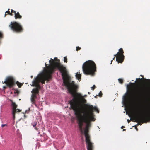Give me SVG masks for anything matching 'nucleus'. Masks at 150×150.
I'll return each mask as SVG.
<instances>
[{
    "instance_id": "13",
    "label": "nucleus",
    "mask_w": 150,
    "mask_h": 150,
    "mask_svg": "<svg viewBox=\"0 0 150 150\" xmlns=\"http://www.w3.org/2000/svg\"><path fill=\"white\" fill-rule=\"evenodd\" d=\"M21 110H20V109H16V112L15 113L14 116L13 115V118L14 119H15V114H16V113H17V112H20L21 111Z\"/></svg>"
},
{
    "instance_id": "43",
    "label": "nucleus",
    "mask_w": 150,
    "mask_h": 150,
    "mask_svg": "<svg viewBox=\"0 0 150 150\" xmlns=\"http://www.w3.org/2000/svg\"><path fill=\"white\" fill-rule=\"evenodd\" d=\"M5 16H6V14H5Z\"/></svg>"
},
{
    "instance_id": "14",
    "label": "nucleus",
    "mask_w": 150,
    "mask_h": 150,
    "mask_svg": "<svg viewBox=\"0 0 150 150\" xmlns=\"http://www.w3.org/2000/svg\"><path fill=\"white\" fill-rule=\"evenodd\" d=\"M16 84H17V86L19 88H21V87L22 84L21 83H20L18 81H17L16 83Z\"/></svg>"
},
{
    "instance_id": "30",
    "label": "nucleus",
    "mask_w": 150,
    "mask_h": 150,
    "mask_svg": "<svg viewBox=\"0 0 150 150\" xmlns=\"http://www.w3.org/2000/svg\"><path fill=\"white\" fill-rule=\"evenodd\" d=\"M7 86H4L3 87V88L5 90L7 88Z\"/></svg>"
},
{
    "instance_id": "8",
    "label": "nucleus",
    "mask_w": 150,
    "mask_h": 150,
    "mask_svg": "<svg viewBox=\"0 0 150 150\" xmlns=\"http://www.w3.org/2000/svg\"><path fill=\"white\" fill-rule=\"evenodd\" d=\"M2 83L3 84H6L7 87L11 88L15 85V80L13 77L9 76L6 78L4 81H2Z\"/></svg>"
},
{
    "instance_id": "40",
    "label": "nucleus",
    "mask_w": 150,
    "mask_h": 150,
    "mask_svg": "<svg viewBox=\"0 0 150 150\" xmlns=\"http://www.w3.org/2000/svg\"><path fill=\"white\" fill-rule=\"evenodd\" d=\"M31 78H32L33 77V76H31Z\"/></svg>"
},
{
    "instance_id": "9",
    "label": "nucleus",
    "mask_w": 150,
    "mask_h": 150,
    "mask_svg": "<svg viewBox=\"0 0 150 150\" xmlns=\"http://www.w3.org/2000/svg\"><path fill=\"white\" fill-rule=\"evenodd\" d=\"M124 51L123 49L121 48L119 50V52L117 54L115 55L116 56V61H117L118 63H122L123 62L124 59V56L123 55Z\"/></svg>"
},
{
    "instance_id": "15",
    "label": "nucleus",
    "mask_w": 150,
    "mask_h": 150,
    "mask_svg": "<svg viewBox=\"0 0 150 150\" xmlns=\"http://www.w3.org/2000/svg\"><path fill=\"white\" fill-rule=\"evenodd\" d=\"M119 82L121 84H122L123 83V79L122 78H119L118 79Z\"/></svg>"
},
{
    "instance_id": "35",
    "label": "nucleus",
    "mask_w": 150,
    "mask_h": 150,
    "mask_svg": "<svg viewBox=\"0 0 150 150\" xmlns=\"http://www.w3.org/2000/svg\"><path fill=\"white\" fill-rule=\"evenodd\" d=\"M33 104H34L35 105V106L36 107H37V105L35 103H33Z\"/></svg>"
},
{
    "instance_id": "10",
    "label": "nucleus",
    "mask_w": 150,
    "mask_h": 150,
    "mask_svg": "<svg viewBox=\"0 0 150 150\" xmlns=\"http://www.w3.org/2000/svg\"><path fill=\"white\" fill-rule=\"evenodd\" d=\"M12 114L14 116L15 113L16 111V109L17 107V105L16 104L15 102L12 101Z\"/></svg>"
},
{
    "instance_id": "25",
    "label": "nucleus",
    "mask_w": 150,
    "mask_h": 150,
    "mask_svg": "<svg viewBox=\"0 0 150 150\" xmlns=\"http://www.w3.org/2000/svg\"><path fill=\"white\" fill-rule=\"evenodd\" d=\"M7 126V125L6 124H2L1 125V127H3L4 126Z\"/></svg>"
},
{
    "instance_id": "34",
    "label": "nucleus",
    "mask_w": 150,
    "mask_h": 150,
    "mask_svg": "<svg viewBox=\"0 0 150 150\" xmlns=\"http://www.w3.org/2000/svg\"><path fill=\"white\" fill-rule=\"evenodd\" d=\"M125 128V127L124 126H122V127H121V128L123 129V128Z\"/></svg>"
},
{
    "instance_id": "41",
    "label": "nucleus",
    "mask_w": 150,
    "mask_h": 150,
    "mask_svg": "<svg viewBox=\"0 0 150 150\" xmlns=\"http://www.w3.org/2000/svg\"><path fill=\"white\" fill-rule=\"evenodd\" d=\"M125 130H126V129H123V131H125Z\"/></svg>"
},
{
    "instance_id": "4",
    "label": "nucleus",
    "mask_w": 150,
    "mask_h": 150,
    "mask_svg": "<svg viewBox=\"0 0 150 150\" xmlns=\"http://www.w3.org/2000/svg\"><path fill=\"white\" fill-rule=\"evenodd\" d=\"M55 59H53L51 58L50 60L49 61V62L50 64V65L47 66L46 63L45 64V66L47 68V69L45 71V74L41 73L40 74L38 75L36 78H37V79L41 81V83L42 84L45 83V81L47 80V82L50 79H51V74L52 73L49 72V67H52L54 65L55 61Z\"/></svg>"
},
{
    "instance_id": "39",
    "label": "nucleus",
    "mask_w": 150,
    "mask_h": 150,
    "mask_svg": "<svg viewBox=\"0 0 150 150\" xmlns=\"http://www.w3.org/2000/svg\"><path fill=\"white\" fill-rule=\"evenodd\" d=\"M135 128H136V129L137 130H138L137 128V127H136Z\"/></svg>"
},
{
    "instance_id": "1",
    "label": "nucleus",
    "mask_w": 150,
    "mask_h": 150,
    "mask_svg": "<svg viewBox=\"0 0 150 150\" xmlns=\"http://www.w3.org/2000/svg\"><path fill=\"white\" fill-rule=\"evenodd\" d=\"M55 61L52 67H49V72L52 73L55 69H58L62 74L63 83L67 87L68 92L74 98L76 97L77 94H81L77 92L79 88V86L76 84L74 81L70 82L67 78L68 77V73L66 67L60 63V60L57 57L55 58Z\"/></svg>"
},
{
    "instance_id": "5",
    "label": "nucleus",
    "mask_w": 150,
    "mask_h": 150,
    "mask_svg": "<svg viewBox=\"0 0 150 150\" xmlns=\"http://www.w3.org/2000/svg\"><path fill=\"white\" fill-rule=\"evenodd\" d=\"M82 70L86 75H93L96 71V67L94 62L91 60L86 61L82 66Z\"/></svg>"
},
{
    "instance_id": "18",
    "label": "nucleus",
    "mask_w": 150,
    "mask_h": 150,
    "mask_svg": "<svg viewBox=\"0 0 150 150\" xmlns=\"http://www.w3.org/2000/svg\"><path fill=\"white\" fill-rule=\"evenodd\" d=\"M9 9H8V11H6V12H5V13H7L9 15H11V16H12L13 15V14H11V13L9 11Z\"/></svg>"
},
{
    "instance_id": "42",
    "label": "nucleus",
    "mask_w": 150,
    "mask_h": 150,
    "mask_svg": "<svg viewBox=\"0 0 150 150\" xmlns=\"http://www.w3.org/2000/svg\"><path fill=\"white\" fill-rule=\"evenodd\" d=\"M24 116L25 117V115H24Z\"/></svg>"
},
{
    "instance_id": "26",
    "label": "nucleus",
    "mask_w": 150,
    "mask_h": 150,
    "mask_svg": "<svg viewBox=\"0 0 150 150\" xmlns=\"http://www.w3.org/2000/svg\"><path fill=\"white\" fill-rule=\"evenodd\" d=\"M19 93V92L18 91V90H17V91H16V92H14V93H17L18 94Z\"/></svg>"
},
{
    "instance_id": "20",
    "label": "nucleus",
    "mask_w": 150,
    "mask_h": 150,
    "mask_svg": "<svg viewBox=\"0 0 150 150\" xmlns=\"http://www.w3.org/2000/svg\"><path fill=\"white\" fill-rule=\"evenodd\" d=\"M81 49V48L79 46L77 47H76V50L77 51L80 50Z\"/></svg>"
},
{
    "instance_id": "22",
    "label": "nucleus",
    "mask_w": 150,
    "mask_h": 150,
    "mask_svg": "<svg viewBox=\"0 0 150 150\" xmlns=\"http://www.w3.org/2000/svg\"><path fill=\"white\" fill-rule=\"evenodd\" d=\"M3 37V34L1 32H0V39Z\"/></svg>"
},
{
    "instance_id": "44",
    "label": "nucleus",
    "mask_w": 150,
    "mask_h": 150,
    "mask_svg": "<svg viewBox=\"0 0 150 150\" xmlns=\"http://www.w3.org/2000/svg\"><path fill=\"white\" fill-rule=\"evenodd\" d=\"M88 94H90V93L88 92Z\"/></svg>"
},
{
    "instance_id": "31",
    "label": "nucleus",
    "mask_w": 150,
    "mask_h": 150,
    "mask_svg": "<svg viewBox=\"0 0 150 150\" xmlns=\"http://www.w3.org/2000/svg\"><path fill=\"white\" fill-rule=\"evenodd\" d=\"M36 125H37V123H35V124L34 125H33V126L34 127H35L36 126Z\"/></svg>"
},
{
    "instance_id": "38",
    "label": "nucleus",
    "mask_w": 150,
    "mask_h": 150,
    "mask_svg": "<svg viewBox=\"0 0 150 150\" xmlns=\"http://www.w3.org/2000/svg\"><path fill=\"white\" fill-rule=\"evenodd\" d=\"M112 61H113V60H112L111 61V64H112Z\"/></svg>"
},
{
    "instance_id": "33",
    "label": "nucleus",
    "mask_w": 150,
    "mask_h": 150,
    "mask_svg": "<svg viewBox=\"0 0 150 150\" xmlns=\"http://www.w3.org/2000/svg\"><path fill=\"white\" fill-rule=\"evenodd\" d=\"M127 121L128 122V123H129V122H130V120H129V119H128V120H127Z\"/></svg>"
},
{
    "instance_id": "7",
    "label": "nucleus",
    "mask_w": 150,
    "mask_h": 150,
    "mask_svg": "<svg viewBox=\"0 0 150 150\" xmlns=\"http://www.w3.org/2000/svg\"><path fill=\"white\" fill-rule=\"evenodd\" d=\"M9 27L13 31L17 33H21L24 30L22 26L16 22H11Z\"/></svg>"
},
{
    "instance_id": "37",
    "label": "nucleus",
    "mask_w": 150,
    "mask_h": 150,
    "mask_svg": "<svg viewBox=\"0 0 150 150\" xmlns=\"http://www.w3.org/2000/svg\"><path fill=\"white\" fill-rule=\"evenodd\" d=\"M140 76H141V77H143V75H140Z\"/></svg>"
},
{
    "instance_id": "27",
    "label": "nucleus",
    "mask_w": 150,
    "mask_h": 150,
    "mask_svg": "<svg viewBox=\"0 0 150 150\" xmlns=\"http://www.w3.org/2000/svg\"><path fill=\"white\" fill-rule=\"evenodd\" d=\"M130 84H131L132 86H134V85H135V83H130Z\"/></svg>"
},
{
    "instance_id": "23",
    "label": "nucleus",
    "mask_w": 150,
    "mask_h": 150,
    "mask_svg": "<svg viewBox=\"0 0 150 150\" xmlns=\"http://www.w3.org/2000/svg\"><path fill=\"white\" fill-rule=\"evenodd\" d=\"M95 87H96L95 85H93V87H92L91 88V89L92 90H94L95 88Z\"/></svg>"
},
{
    "instance_id": "11",
    "label": "nucleus",
    "mask_w": 150,
    "mask_h": 150,
    "mask_svg": "<svg viewBox=\"0 0 150 150\" xmlns=\"http://www.w3.org/2000/svg\"><path fill=\"white\" fill-rule=\"evenodd\" d=\"M22 16L18 12L17 13H15V17L16 19H20L22 18Z\"/></svg>"
},
{
    "instance_id": "32",
    "label": "nucleus",
    "mask_w": 150,
    "mask_h": 150,
    "mask_svg": "<svg viewBox=\"0 0 150 150\" xmlns=\"http://www.w3.org/2000/svg\"><path fill=\"white\" fill-rule=\"evenodd\" d=\"M35 130H38V128L37 127H35Z\"/></svg>"
},
{
    "instance_id": "17",
    "label": "nucleus",
    "mask_w": 150,
    "mask_h": 150,
    "mask_svg": "<svg viewBox=\"0 0 150 150\" xmlns=\"http://www.w3.org/2000/svg\"><path fill=\"white\" fill-rule=\"evenodd\" d=\"M142 79H141L140 78H137L136 79V81H135V82L137 83L138 82H140L141 81V80Z\"/></svg>"
},
{
    "instance_id": "28",
    "label": "nucleus",
    "mask_w": 150,
    "mask_h": 150,
    "mask_svg": "<svg viewBox=\"0 0 150 150\" xmlns=\"http://www.w3.org/2000/svg\"><path fill=\"white\" fill-rule=\"evenodd\" d=\"M127 88H130L131 87V86H130L127 85Z\"/></svg>"
},
{
    "instance_id": "21",
    "label": "nucleus",
    "mask_w": 150,
    "mask_h": 150,
    "mask_svg": "<svg viewBox=\"0 0 150 150\" xmlns=\"http://www.w3.org/2000/svg\"><path fill=\"white\" fill-rule=\"evenodd\" d=\"M102 95V92L101 91H100L99 93V96L100 97H101Z\"/></svg>"
},
{
    "instance_id": "16",
    "label": "nucleus",
    "mask_w": 150,
    "mask_h": 150,
    "mask_svg": "<svg viewBox=\"0 0 150 150\" xmlns=\"http://www.w3.org/2000/svg\"><path fill=\"white\" fill-rule=\"evenodd\" d=\"M31 101L32 103H35V98L31 97Z\"/></svg>"
},
{
    "instance_id": "24",
    "label": "nucleus",
    "mask_w": 150,
    "mask_h": 150,
    "mask_svg": "<svg viewBox=\"0 0 150 150\" xmlns=\"http://www.w3.org/2000/svg\"><path fill=\"white\" fill-rule=\"evenodd\" d=\"M15 13H16V11H14L13 10H11V14H12V13H14V14H15Z\"/></svg>"
},
{
    "instance_id": "29",
    "label": "nucleus",
    "mask_w": 150,
    "mask_h": 150,
    "mask_svg": "<svg viewBox=\"0 0 150 150\" xmlns=\"http://www.w3.org/2000/svg\"><path fill=\"white\" fill-rule=\"evenodd\" d=\"M145 79L146 81H149V82H150V79Z\"/></svg>"
},
{
    "instance_id": "6",
    "label": "nucleus",
    "mask_w": 150,
    "mask_h": 150,
    "mask_svg": "<svg viewBox=\"0 0 150 150\" xmlns=\"http://www.w3.org/2000/svg\"><path fill=\"white\" fill-rule=\"evenodd\" d=\"M40 82H41V81L38 80L37 78H34L32 82L31 86L35 87V88H33L31 91V97L36 98H37V95L39 94V91L41 89V86L40 85Z\"/></svg>"
},
{
    "instance_id": "12",
    "label": "nucleus",
    "mask_w": 150,
    "mask_h": 150,
    "mask_svg": "<svg viewBox=\"0 0 150 150\" xmlns=\"http://www.w3.org/2000/svg\"><path fill=\"white\" fill-rule=\"evenodd\" d=\"M76 77L77 79H78V80L80 81L81 78V74H78V72H77L76 75Z\"/></svg>"
},
{
    "instance_id": "2",
    "label": "nucleus",
    "mask_w": 150,
    "mask_h": 150,
    "mask_svg": "<svg viewBox=\"0 0 150 150\" xmlns=\"http://www.w3.org/2000/svg\"><path fill=\"white\" fill-rule=\"evenodd\" d=\"M84 106L88 110H81V112L83 114L84 122L86 124L84 133L86 147L87 150H93V143L90 140V136L88 134L89 129L91 126V122L95 121L93 112L94 111H96L98 113H99V111L98 108L96 106L93 107L92 105L87 104H85Z\"/></svg>"
},
{
    "instance_id": "19",
    "label": "nucleus",
    "mask_w": 150,
    "mask_h": 150,
    "mask_svg": "<svg viewBox=\"0 0 150 150\" xmlns=\"http://www.w3.org/2000/svg\"><path fill=\"white\" fill-rule=\"evenodd\" d=\"M64 62H65V63H67V59L66 57H64Z\"/></svg>"
},
{
    "instance_id": "3",
    "label": "nucleus",
    "mask_w": 150,
    "mask_h": 150,
    "mask_svg": "<svg viewBox=\"0 0 150 150\" xmlns=\"http://www.w3.org/2000/svg\"><path fill=\"white\" fill-rule=\"evenodd\" d=\"M77 95V96L74 97L72 100L69 101V103L70 105L71 108L74 111L75 114L78 121L79 128L81 133L83 134V129L84 122L81 110H79V105L81 100L84 98L81 94H78Z\"/></svg>"
},
{
    "instance_id": "36",
    "label": "nucleus",
    "mask_w": 150,
    "mask_h": 150,
    "mask_svg": "<svg viewBox=\"0 0 150 150\" xmlns=\"http://www.w3.org/2000/svg\"><path fill=\"white\" fill-rule=\"evenodd\" d=\"M115 57H116V56H115L114 55V57L113 58V60H114L115 59Z\"/></svg>"
}]
</instances>
